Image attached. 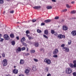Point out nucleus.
<instances>
[{"label": "nucleus", "mask_w": 76, "mask_h": 76, "mask_svg": "<svg viewBox=\"0 0 76 76\" xmlns=\"http://www.w3.org/2000/svg\"><path fill=\"white\" fill-rule=\"evenodd\" d=\"M20 41L21 42H23L25 41V37H23V38H22Z\"/></svg>", "instance_id": "nucleus-16"}, {"label": "nucleus", "mask_w": 76, "mask_h": 76, "mask_svg": "<svg viewBox=\"0 0 76 76\" xmlns=\"http://www.w3.org/2000/svg\"><path fill=\"white\" fill-rule=\"evenodd\" d=\"M67 10L66 9H65V10H62V12H66V11H67Z\"/></svg>", "instance_id": "nucleus-39"}, {"label": "nucleus", "mask_w": 76, "mask_h": 76, "mask_svg": "<svg viewBox=\"0 0 76 76\" xmlns=\"http://www.w3.org/2000/svg\"><path fill=\"white\" fill-rule=\"evenodd\" d=\"M22 51H24V50H25V49L26 48L25 47H23L21 48Z\"/></svg>", "instance_id": "nucleus-34"}, {"label": "nucleus", "mask_w": 76, "mask_h": 76, "mask_svg": "<svg viewBox=\"0 0 76 76\" xmlns=\"http://www.w3.org/2000/svg\"><path fill=\"white\" fill-rule=\"evenodd\" d=\"M66 7L67 8H70V7H71V6L69 5L68 4H67L66 5Z\"/></svg>", "instance_id": "nucleus-31"}, {"label": "nucleus", "mask_w": 76, "mask_h": 76, "mask_svg": "<svg viewBox=\"0 0 76 76\" xmlns=\"http://www.w3.org/2000/svg\"><path fill=\"white\" fill-rule=\"evenodd\" d=\"M40 50L41 51H42V52H44V50L43 48H41L40 49Z\"/></svg>", "instance_id": "nucleus-42"}, {"label": "nucleus", "mask_w": 76, "mask_h": 76, "mask_svg": "<svg viewBox=\"0 0 76 76\" xmlns=\"http://www.w3.org/2000/svg\"><path fill=\"white\" fill-rule=\"evenodd\" d=\"M16 39H18H18H19V37H16Z\"/></svg>", "instance_id": "nucleus-56"}, {"label": "nucleus", "mask_w": 76, "mask_h": 76, "mask_svg": "<svg viewBox=\"0 0 76 76\" xmlns=\"http://www.w3.org/2000/svg\"><path fill=\"white\" fill-rule=\"evenodd\" d=\"M6 76H10L9 75H7Z\"/></svg>", "instance_id": "nucleus-60"}, {"label": "nucleus", "mask_w": 76, "mask_h": 76, "mask_svg": "<svg viewBox=\"0 0 76 76\" xmlns=\"http://www.w3.org/2000/svg\"><path fill=\"white\" fill-rule=\"evenodd\" d=\"M26 51H27V52H28V51H29V49L28 48H27Z\"/></svg>", "instance_id": "nucleus-55"}, {"label": "nucleus", "mask_w": 76, "mask_h": 76, "mask_svg": "<svg viewBox=\"0 0 76 76\" xmlns=\"http://www.w3.org/2000/svg\"><path fill=\"white\" fill-rule=\"evenodd\" d=\"M34 60L35 61V62H38V60L36 58H34Z\"/></svg>", "instance_id": "nucleus-37"}, {"label": "nucleus", "mask_w": 76, "mask_h": 76, "mask_svg": "<svg viewBox=\"0 0 76 76\" xmlns=\"http://www.w3.org/2000/svg\"><path fill=\"white\" fill-rule=\"evenodd\" d=\"M14 68H16V66H14Z\"/></svg>", "instance_id": "nucleus-61"}, {"label": "nucleus", "mask_w": 76, "mask_h": 76, "mask_svg": "<svg viewBox=\"0 0 76 76\" xmlns=\"http://www.w3.org/2000/svg\"><path fill=\"white\" fill-rule=\"evenodd\" d=\"M59 17H58L56 16L55 17V19H59Z\"/></svg>", "instance_id": "nucleus-46"}, {"label": "nucleus", "mask_w": 76, "mask_h": 76, "mask_svg": "<svg viewBox=\"0 0 76 76\" xmlns=\"http://www.w3.org/2000/svg\"><path fill=\"white\" fill-rule=\"evenodd\" d=\"M65 71L67 74H70L72 73V69L70 68H67L66 69Z\"/></svg>", "instance_id": "nucleus-2"}, {"label": "nucleus", "mask_w": 76, "mask_h": 76, "mask_svg": "<svg viewBox=\"0 0 76 76\" xmlns=\"http://www.w3.org/2000/svg\"><path fill=\"white\" fill-rule=\"evenodd\" d=\"M68 45H70L72 44V41L69 40L68 42Z\"/></svg>", "instance_id": "nucleus-27"}, {"label": "nucleus", "mask_w": 76, "mask_h": 76, "mask_svg": "<svg viewBox=\"0 0 76 76\" xmlns=\"http://www.w3.org/2000/svg\"><path fill=\"white\" fill-rule=\"evenodd\" d=\"M75 1H72L71 2V3H72V4H75Z\"/></svg>", "instance_id": "nucleus-50"}, {"label": "nucleus", "mask_w": 76, "mask_h": 76, "mask_svg": "<svg viewBox=\"0 0 76 76\" xmlns=\"http://www.w3.org/2000/svg\"><path fill=\"white\" fill-rule=\"evenodd\" d=\"M58 52V49H56L54 51H53V54H57Z\"/></svg>", "instance_id": "nucleus-8"}, {"label": "nucleus", "mask_w": 76, "mask_h": 76, "mask_svg": "<svg viewBox=\"0 0 76 76\" xmlns=\"http://www.w3.org/2000/svg\"><path fill=\"white\" fill-rule=\"evenodd\" d=\"M62 49L65 52V53H69L70 51L69 48L66 47H63Z\"/></svg>", "instance_id": "nucleus-3"}, {"label": "nucleus", "mask_w": 76, "mask_h": 76, "mask_svg": "<svg viewBox=\"0 0 76 76\" xmlns=\"http://www.w3.org/2000/svg\"><path fill=\"white\" fill-rule=\"evenodd\" d=\"M73 76H76V72H74L72 74Z\"/></svg>", "instance_id": "nucleus-40"}, {"label": "nucleus", "mask_w": 76, "mask_h": 76, "mask_svg": "<svg viewBox=\"0 0 76 76\" xmlns=\"http://www.w3.org/2000/svg\"><path fill=\"white\" fill-rule=\"evenodd\" d=\"M52 1L53 2H56V0H52Z\"/></svg>", "instance_id": "nucleus-53"}, {"label": "nucleus", "mask_w": 76, "mask_h": 76, "mask_svg": "<svg viewBox=\"0 0 76 76\" xmlns=\"http://www.w3.org/2000/svg\"><path fill=\"white\" fill-rule=\"evenodd\" d=\"M32 22H35L36 20H37L36 19H34L32 20Z\"/></svg>", "instance_id": "nucleus-44"}, {"label": "nucleus", "mask_w": 76, "mask_h": 76, "mask_svg": "<svg viewBox=\"0 0 76 76\" xmlns=\"http://www.w3.org/2000/svg\"><path fill=\"white\" fill-rule=\"evenodd\" d=\"M75 19H76V18H75Z\"/></svg>", "instance_id": "nucleus-64"}, {"label": "nucleus", "mask_w": 76, "mask_h": 76, "mask_svg": "<svg viewBox=\"0 0 76 76\" xmlns=\"http://www.w3.org/2000/svg\"><path fill=\"white\" fill-rule=\"evenodd\" d=\"M4 37L6 40H8V39H9V36L7 34H5L4 35Z\"/></svg>", "instance_id": "nucleus-6"}, {"label": "nucleus", "mask_w": 76, "mask_h": 76, "mask_svg": "<svg viewBox=\"0 0 76 76\" xmlns=\"http://www.w3.org/2000/svg\"><path fill=\"white\" fill-rule=\"evenodd\" d=\"M37 31L38 33H41L42 32L41 30L39 29H37Z\"/></svg>", "instance_id": "nucleus-26"}, {"label": "nucleus", "mask_w": 76, "mask_h": 76, "mask_svg": "<svg viewBox=\"0 0 76 76\" xmlns=\"http://www.w3.org/2000/svg\"><path fill=\"white\" fill-rule=\"evenodd\" d=\"M17 23H19V22H17Z\"/></svg>", "instance_id": "nucleus-63"}, {"label": "nucleus", "mask_w": 76, "mask_h": 76, "mask_svg": "<svg viewBox=\"0 0 76 76\" xmlns=\"http://www.w3.org/2000/svg\"><path fill=\"white\" fill-rule=\"evenodd\" d=\"M1 36H2L1 34H0V38H1Z\"/></svg>", "instance_id": "nucleus-58"}, {"label": "nucleus", "mask_w": 76, "mask_h": 76, "mask_svg": "<svg viewBox=\"0 0 76 76\" xmlns=\"http://www.w3.org/2000/svg\"><path fill=\"white\" fill-rule=\"evenodd\" d=\"M26 33L27 34H29V30H27L26 31Z\"/></svg>", "instance_id": "nucleus-41"}, {"label": "nucleus", "mask_w": 76, "mask_h": 76, "mask_svg": "<svg viewBox=\"0 0 76 76\" xmlns=\"http://www.w3.org/2000/svg\"><path fill=\"white\" fill-rule=\"evenodd\" d=\"M44 62L45 63H46V64H50L51 63V60L47 58L45 59L44 60Z\"/></svg>", "instance_id": "nucleus-1"}, {"label": "nucleus", "mask_w": 76, "mask_h": 76, "mask_svg": "<svg viewBox=\"0 0 76 76\" xmlns=\"http://www.w3.org/2000/svg\"><path fill=\"white\" fill-rule=\"evenodd\" d=\"M21 50L22 49L21 48H20V47H19L16 50V52L17 53H18L19 52H20Z\"/></svg>", "instance_id": "nucleus-10"}, {"label": "nucleus", "mask_w": 76, "mask_h": 76, "mask_svg": "<svg viewBox=\"0 0 76 76\" xmlns=\"http://www.w3.org/2000/svg\"><path fill=\"white\" fill-rule=\"evenodd\" d=\"M51 32L52 34H54V33H55V31L54 30H51Z\"/></svg>", "instance_id": "nucleus-30"}, {"label": "nucleus", "mask_w": 76, "mask_h": 76, "mask_svg": "<svg viewBox=\"0 0 76 76\" xmlns=\"http://www.w3.org/2000/svg\"><path fill=\"white\" fill-rule=\"evenodd\" d=\"M13 73L14 74H17L18 73V70L16 69H15L12 71Z\"/></svg>", "instance_id": "nucleus-7"}, {"label": "nucleus", "mask_w": 76, "mask_h": 76, "mask_svg": "<svg viewBox=\"0 0 76 76\" xmlns=\"http://www.w3.org/2000/svg\"><path fill=\"white\" fill-rule=\"evenodd\" d=\"M71 34L73 36H76V31H73L71 32Z\"/></svg>", "instance_id": "nucleus-9"}, {"label": "nucleus", "mask_w": 76, "mask_h": 76, "mask_svg": "<svg viewBox=\"0 0 76 76\" xmlns=\"http://www.w3.org/2000/svg\"><path fill=\"white\" fill-rule=\"evenodd\" d=\"M23 63H24V61H23V60L21 59L20 61V64H23Z\"/></svg>", "instance_id": "nucleus-19"}, {"label": "nucleus", "mask_w": 76, "mask_h": 76, "mask_svg": "<svg viewBox=\"0 0 76 76\" xmlns=\"http://www.w3.org/2000/svg\"><path fill=\"white\" fill-rule=\"evenodd\" d=\"M64 46H65V45H64V44H63L61 45V47H64Z\"/></svg>", "instance_id": "nucleus-47"}, {"label": "nucleus", "mask_w": 76, "mask_h": 76, "mask_svg": "<svg viewBox=\"0 0 76 76\" xmlns=\"http://www.w3.org/2000/svg\"><path fill=\"white\" fill-rule=\"evenodd\" d=\"M29 53H26V56H29Z\"/></svg>", "instance_id": "nucleus-52"}, {"label": "nucleus", "mask_w": 76, "mask_h": 76, "mask_svg": "<svg viewBox=\"0 0 76 76\" xmlns=\"http://www.w3.org/2000/svg\"><path fill=\"white\" fill-rule=\"evenodd\" d=\"M47 8L48 9H52V7L51 6H47Z\"/></svg>", "instance_id": "nucleus-22"}, {"label": "nucleus", "mask_w": 76, "mask_h": 76, "mask_svg": "<svg viewBox=\"0 0 76 76\" xmlns=\"http://www.w3.org/2000/svg\"><path fill=\"white\" fill-rule=\"evenodd\" d=\"M47 76H51V74H48L47 75Z\"/></svg>", "instance_id": "nucleus-54"}, {"label": "nucleus", "mask_w": 76, "mask_h": 76, "mask_svg": "<svg viewBox=\"0 0 76 76\" xmlns=\"http://www.w3.org/2000/svg\"><path fill=\"white\" fill-rule=\"evenodd\" d=\"M2 57H5V53H3L2 54Z\"/></svg>", "instance_id": "nucleus-38"}, {"label": "nucleus", "mask_w": 76, "mask_h": 76, "mask_svg": "<svg viewBox=\"0 0 76 76\" xmlns=\"http://www.w3.org/2000/svg\"><path fill=\"white\" fill-rule=\"evenodd\" d=\"M51 22V20L50 19L44 21V22L45 23H48V22Z\"/></svg>", "instance_id": "nucleus-18"}, {"label": "nucleus", "mask_w": 76, "mask_h": 76, "mask_svg": "<svg viewBox=\"0 0 76 76\" xmlns=\"http://www.w3.org/2000/svg\"><path fill=\"white\" fill-rule=\"evenodd\" d=\"M53 57L55 58H57L58 57V56H57V55H53Z\"/></svg>", "instance_id": "nucleus-33"}, {"label": "nucleus", "mask_w": 76, "mask_h": 76, "mask_svg": "<svg viewBox=\"0 0 76 76\" xmlns=\"http://www.w3.org/2000/svg\"><path fill=\"white\" fill-rule=\"evenodd\" d=\"M5 13V11H4V12H3V14H4V13Z\"/></svg>", "instance_id": "nucleus-59"}, {"label": "nucleus", "mask_w": 76, "mask_h": 76, "mask_svg": "<svg viewBox=\"0 0 76 76\" xmlns=\"http://www.w3.org/2000/svg\"><path fill=\"white\" fill-rule=\"evenodd\" d=\"M58 38L59 39H62V38H65V36L64 35H62V34H59L58 36Z\"/></svg>", "instance_id": "nucleus-5"}, {"label": "nucleus", "mask_w": 76, "mask_h": 76, "mask_svg": "<svg viewBox=\"0 0 76 76\" xmlns=\"http://www.w3.org/2000/svg\"><path fill=\"white\" fill-rule=\"evenodd\" d=\"M34 9H39L41 8V6H37L33 7Z\"/></svg>", "instance_id": "nucleus-14"}, {"label": "nucleus", "mask_w": 76, "mask_h": 76, "mask_svg": "<svg viewBox=\"0 0 76 76\" xmlns=\"http://www.w3.org/2000/svg\"><path fill=\"white\" fill-rule=\"evenodd\" d=\"M41 26H43L44 25H45V23H41Z\"/></svg>", "instance_id": "nucleus-45"}, {"label": "nucleus", "mask_w": 76, "mask_h": 76, "mask_svg": "<svg viewBox=\"0 0 76 76\" xmlns=\"http://www.w3.org/2000/svg\"><path fill=\"white\" fill-rule=\"evenodd\" d=\"M32 69L34 71H35V70H37V69H36V66H34L33 67Z\"/></svg>", "instance_id": "nucleus-20"}, {"label": "nucleus", "mask_w": 76, "mask_h": 76, "mask_svg": "<svg viewBox=\"0 0 76 76\" xmlns=\"http://www.w3.org/2000/svg\"><path fill=\"white\" fill-rule=\"evenodd\" d=\"M63 30H64V31H67L68 29V28L66 26H63Z\"/></svg>", "instance_id": "nucleus-15"}, {"label": "nucleus", "mask_w": 76, "mask_h": 76, "mask_svg": "<svg viewBox=\"0 0 76 76\" xmlns=\"http://www.w3.org/2000/svg\"><path fill=\"white\" fill-rule=\"evenodd\" d=\"M22 44H23V45H26V43H24L23 42H22Z\"/></svg>", "instance_id": "nucleus-51"}, {"label": "nucleus", "mask_w": 76, "mask_h": 76, "mask_svg": "<svg viewBox=\"0 0 76 76\" xmlns=\"http://www.w3.org/2000/svg\"><path fill=\"white\" fill-rule=\"evenodd\" d=\"M54 35L56 36H57V35H58V34H57V33H56L55 34H54Z\"/></svg>", "instance_id": "nucleus-49"}, {"label": "nucleus", "mask_w": 76, "mask_h": 76, "mask_svg": "<svg viewBox=\"0 0 76 76\" xmlns=\"http://www.w3.org/2000/svg\"><path fill=\"white\" fill-rule=\"evenodd\" d=\"M43 37H45V38H47V39H48V37H47V36L44 35H43Z\"/></svg>", "instance_id": "nucleus-43"}, {"label": "nucleus", "mask_w": 76, "mask_h": 76, "mask_svg": "<svg viewBox=\"0 0 76 76\" xmlns=\"http://www.w3.org/2000/svg\"><path fill=\"white\" fill-rule=\"evenodd\" d=\"M35 52V51L34 50H30V53H34Z\"/></svg>", "instance_id": "nucleus-28"}, {"label": "nucleus", "mask_w": 76, "mask_h": 76, "mask_svg": "<svg viewBox=\"0 0 76 76\" xmlns=\"http://www.w3.org/2000/svg\"><path fill=\"white\" fill-rule=\"evenodd\" d=\"M76 13V10H73L71 11V13L72 14H75Z\"/></svg>", "instance_id": "nucleus-24"}, {"label": "nucleus", "mask_w": 76, "mask_h": 76, "mask_svg": "<svg viewBox=\"0 0 76 76\" xmlns=\"http://www.w3.org/2000/svg\"><path fill=\"white\" fill-rule=\"evenodd\" d=\"M3 66H7V59H4L3 60Z\"/></svg>", "instance_id": "nucleus-4"}, {"label": "nucleus", "mask_w": 76, "mask_h": 76, "mask_svg": "<svg viewBox=\"0 0 76 76\" xmlns=\"http://www.w3.org/2000/svg\"><path fill=\"white\" fill-rule=\"evenodd\" d=\"M48 70H49V68L48 67H46L45 69V71L46 73H47L48 72Z\"/></svg>", "instance_id": "nucleus-17"}, {"label": "nucleus", "mask_w": 76, "mask_h": 76, "mask_svg": "<svg viewBox=\"0 0 76 76\" xmlns=\"http://www.w3.org/2000/svg\"><path fill=\"white\" fill-rule=\"evenodd\" d=\"M11 44L12 45H14L15 44V41H12L11 42Z\"/></svg>", "instance_id": "nucleus-25"}, {"label": "nucleus", "mask_w": 76, "mask_h": 76, "mask_svg": "<svg viewBox=\"0 0 76 76\" xmlns=\"http://www.w3.org/2000/svg\"><path fill=\"white\" fill-rule=\"evenodd\" d=\"M69 66L71 68H73V67L75 68V67H76V66H75V65H74L73 64L70 63L69 64Z\"/></svg>", "instance_id": "nucleus-11"}, {"label": "nucleus", "mask_w": 76, "mask_h": 76, "mask_svg": "<svg viewBox=\"0 0 76 76\" xmlns=\"http://www.w3.org/2000/svg\"><path fill=\"white\" fill-rule=\"evenodd\" d=\"M73 63L74 64V65H75V66H76V60H74L73 61Z\"/></svg>", "instance_id": "nucleus-35"}, {"label": "nucleus", "mask_w": 76, "mask_h": 76, "mask_svg": "<svg viewBox=\"0 0 76 76\" xmlns=\"http://www.w3.org/2000/svg\"><path fill=\"white\" fill-rule=\"evenodd\" d=\"M1 56L0 55V58H1Z\"/></svg>", "instance_id": "nucleus-62"}, {"label": "nucleus", "mask_w": 76, "mask_h": 76, "mask_svg": "<svg viewBox=\"0 0 76 76\" xmlns=\"http://www.w3.org/2000/svg\"><path fill=\"white\" fill-rule=\"evenodd\" d=\"M26 35L27 37H28V39L30 40L31 39H33V37H31L30 36H29L28 34H26Z\"/></svg>", "instance_id": "nucleus-13"}, {"label": "nucleus", "mask_w": 76, "mask_h": 76, "mask_svg": "<svg viewBox=\"0 0 76 76\" xmlns=\"http://www.w3.org/2000/svg\"><path fill=\"white\" fill-rule=\"evenodd\" d=\"M44 33L45 34L47 35L48 34V31L47 30H45Z\"/></svg>", "instance_id": "nucleus-21"}, {"label": "nucleus", "mask_w": 76, "mask_h": 76, "mask_svg": "<svg viewBox=\"0 0 76 76\" xmlns=\"http://www.w3.org/2000/svg\"><path fill=\"white\" fill-rule=\"evenodd\" d=\"M39 45V44H38V43H34V45L36 47H38Z\"/></svg>", "instance_id": "nucleus-23"}, {"label": "nucleus", "mask_w": 76, "mask_h": 76, "mask_svg": "<svg viewBox=\"0 0 76 76\" xmlns=\"http://www.w3.org/2000/svg\"><path fill=\"white\" fill-rule=\"evenodd\" d=\"M19 76H24L23 75V74H21L19 75Z\"/></svg>", "instance_id": "nucleus-57"}, {"label": "nucleus", "mask_w": 76, "mask_h": 76, "mask_svg": "<svg viewBox=\"0 0 76 76\" xmlns=\"http://www.w3.org/2000/svg\"><path fill=\"white\" fill-rule=\"evenodd\" d=\"M10 13H14V11L12 10V11H11L10 12Z\"/></svg>", "instance_id": "nucleus-48"}, {"label": "nucleus", "mask_w": 76, "mask_h": 76, "mask_svg": "<svg viewBox=\"0 0 76 76\" xmlns=\"http://www.w3.org/2000/svg\"><path fill=\"white\" fill-rule=\"evenodd\" d=\"M4 41V39L0 38V42H3Z\"/></svg>", "instance_id": "nucleus-36"}, {"label": "nucleus", "mask_w": 76, "mask_h": 76, "mask_svg": "<svg viewBox=\"0 0 76 76\" xmlns=\"http://www.w3.org/2000/svg\"><path fill=\"white\" fill-rule=\"evenodd\" d=\"M29 71H30V68H28V69H26L25 71V73H26V74H28V73H29Z\"/></svg>", "instance_id": "nucleus-12"}, {"label": "nucleus", "mask_w": 76, "mask_h": 76, "mask_svg": "<svg viewBox=\"0 0 76 76\" xmlns=\"http://www.w3.org/2000/svg\"><path fill=\"white\" fill-rule=\"evenodd\" d=\"M4 3L3 0H0V4H3Z\"/></svg>", "instance_id": "nucleus-32"}, {"label": "nucleus", "mask_w": 76, "mask_h": 76, "mask_svg": "<svg viewBox=\"0 0 76 76\" xmlns=\"http://www.w3.org/2000/svg\"><path fill=\"white\" fill-rule=\"evenodd\" d=\"M10 37L11 38H14L15 36H14V34H11L10 35Z\"/></svg>", "instance_id": "nucleus-29"}]
</instances>
